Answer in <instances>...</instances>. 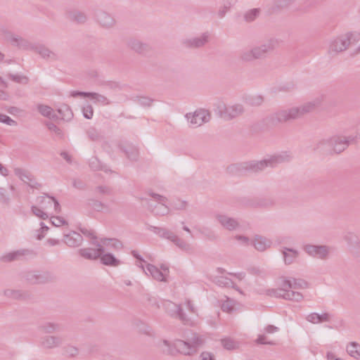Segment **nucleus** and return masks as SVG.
I'll return each instance as SVG.
<instances>
[{
	"instance_id": "1",
	"label": "nucleus",
	"mask_w": 360,
	"mask_h": 360,
	"mask_svg": "<svg viewBox=\"0 0 360 360\" xmlns=\"http://www.w3.org/2000/svg\"><path fill=\"white\" fill-rule=\"evenodd\" d=\"M278 282V288L269 290V295L297 302L303 300L302 294L296 290L307 288L308 287L307 281L303 279L282 277Z\"/></svg>"
},
{
	"instance_id": "2",
	"label": "nucleus",
	"mask_w": 360,
	"mask_h": 360,
	"mask_svg": "<svg viewBox=\"0 0 360 360\" xmlns=\"http://www.w3.org/2000/svg\"><path fill=\"white\" fill-rule=\"evenodd\" d=\"M319 104V101L315 100L300 105L279 110L271 115V120L277 123H285L298 120L314 110Z\"/></svg>"
},
{
	"instance_id": "3",
	"label": "nucleus",
	"mask_w": 360,
	"mask_h": 360,
	"mask_svg": "<svg viewBox=\"0 0 360 360\" xmlns=\"http://www.w3.org/2000/svg\"><path fill=\"white\" fill-rule=\"evenodd\" d=\"M91 248H85L79 250V254L84 258L95 260L99 258L101 254L113 249L121 248V243L112 238H103L100 240H94Z\"/></svg>"
},
{
	"instance_id": "4",
	"label": "nucleus",
	"mask_w": 360,
	"mask_h": 360,
	"mask_svg": "<svg viewBox=\"0 0 360 360\" xmlns=\"http://www.w3.org/2000/svg\"><path fill=\"white\" fill-rule=\"evenodd\" d=\"M278 44L276 39H270L258 46L242 50L239 53L238 60L243 63H247L264 58L278 46Z\"/></svg>"
},
{
	"instance_id": "5",
	"label": "nucleus",
	"mask_w": 360,
	"mask_h": 360,
	"mask_svg": "<svg viewBox=\"0 0 360 360\" xmlns=\"http://www.w3.org/2000/svg\"><path fill=\"white\" fill-rule=\"evenodd\" d=\"M360 40V33L349 32L332 38L328 46V54L331 57H336L347 51L351 44L357 43Z\"/></svg>"
},
{
	"instance_id": "6",
	"label": "nucleus",
	"mask_w": 360,
	"mask_h": 360,
	"mask_svg": "<svg viewBox=\"0 0 360 360\" xmlns=\"http://www.w3.org/2000/svg\"><path fill=\"white\" fill-rule=\"evenodd\" d=\"M292 159L290 151H281L259 161H252L246 163L245 168L253 172H259L266 167H274L279 164L288 162Z\"/></svg>"
},
{
	"instance_id": "7",
	"label": "nucleus",
	"mask_w": 360,
	"mask_h": 360,
	"mask_svg": "<svg viewBox=\"0 0 360 360\" xmlns=\"http://www.w3.org/2000/svg\"><path fill=\"white\" fill-rule=\"evenodd\" d=\"M357 139V135L354 134H335L328 139H323L319 145L320 147L327 145L331 152L340 154L345 150L350 144L355 143Z\"/></svg>"
},
{
	"instance_id": "8",
	"label": "nucleus",
	"mask_w": 360,
	"mask_h": 360,
	"mask_svg": "<svg viewBox=\"0 0 360 360\" xmlns=\"http://www.w3.org/2000/svg\"><path fill=\"white\" fill-rule=\"evenodd\" d=\"M150 229L160 238L167 239L173 243L182 251L190 252L193 250V248L190 243L186 241L184 239L169 229L156 226H150Z\"/></svg>"
},
{
	"instance_id": "9",
	"label": "nucleus",
	"mask_w": 360,
	"mask_h": 360,
	"mask_svg": "<svg viewBox=\"0 0 360 360\" xmlns=\"http://www.w3.org/2000/svg\"><path fill=\"white\" fill-rule=\"evenodd\" d=\"M185 119L190 126L199 127L208 123L212 118L211 112L205 108H198L193 112H187Z\"/></svg>"
},
{
	"instance_id": "10",
	"label": "nucleus",
	"mask_w": 360,
	"mask_h": 360,
	"mask_svg": "<svg viewBox=\"0 0 360 360\" xmlns=\"http://www.w3.org/2000/svg\"><path fill=\"white\" fill-rule=\"evenodd\" d=\"M151 197L148 201V205L151 210L157 215H166L169 212L167 204V198L155 193H150Z\"/></svg>"
},
{
	"instance_id": "11",
	"label": "nucleus",
	"mask_w": 360,
	"mask_h": 360,
	"mask_svg": "<svg viewBox=\"0 0 360 360\" xmlns=\"http://www.w3.org/2000/svg\"><path fill=\"white\" fill-rule=\"evenodd\" d=\"M218 110L220 116L227 120H232L238 116H240L244 112V107L240 103H233L225 105L219 103L218 105Z\"/></svg>"
},
{
	"instance_id": "12",
	"label": "nucleus",
	"mask_w": 360,
	"mask_h": 360,
	"mask_svg": "<svg viewBox=\"0 0 360 360\" xmlns=\"http://www.w3.org/2000/svg\"><path fill=\"white\" fill-rule=\"evenodd\" d=\"M202 344V340L199 337L193 338L192 343L176 340L173 343V347L179 353L191 355L196 352V347Z\"/></svg>"
},
{
	"instance_id": "13",
	"label": "nucleus",
	"mask_w": 360,
	"mask_h": 360,
	"mask_svg": "<svg viewBox=\"0 0 360 360\" xmlns=\"http://www.w3.org/2000/svg\"><path fill=\"white\" fill-rule=\"evenodd\" d=\"M208 33H202L198 37H185L181 40V45L186 49H195L203 47L209 41Z\"/></svg>"
},
{
	"instance_id": "14",
	"label": "nucleus",
	"mask_w": 360,
	"mask_h": 360,
	"mask_svg": "<svg viewBox=\"0 0 360 360\" xmlns=\"http://www.w3.org/2000/svg\"><path fill=\"white\" fill-rule=\"evenodd\" d=\"M36 201L38 205L48 213L60 212V206L53 197L44 195L37 198Z\"/></svg>"
},
{
	"instance_id": "15",
	"label": "nucleus",
	"mask_w": 360,
	"mask_h": 360,
	"mask_svg": "<svg viewBox=\"0 0 360 360\" xmlns=\"http://www.w3.org/2000/svg\"><path fill=\"white\" fill-rule=\"evenodd\" d=\"M214 218L217 223L225 230L236 231L240 227V223L236 218L231 217L224 213H216Z\"/></svg>"
},
{
	"instance_id": "16",
	"label": "nucleus",
	"mask_w": 360,
	"mask_h": 360,
	"mask_svg": "<svg viewBox=\"0 0 360 360\" xmlns=\"http://www.w3.org/2000/svg\"><path fill=\"white\" fill-rule=\"evenodd\" d=\"M25 279L32 284H41L51 281L53 276L49 271H31L26 274Z\"/></svg>"
},
{
	"instance_id": "17",
	"label": "nucleus",
	"mask_w": 360,
	"mask_h": 360,
	"mask_svg": "<svg viewBox=\"0 0 360 360\" xmlns=\"http://www.w3.org/2000/svg\"><path fill=\"white\" fill-rule=\"evenodd\" d=\"M331 248L327 245H307L304 250L309 256L321 259H326L329 257Z\"/></svg>"
},
{
	"instance_id": "18",
	"label": "nucleus",
	"mask_w": 360,
	"mask_h": 360,
	"mask_svg": "<svg viewBox=\"0 0 360 360\" xmlns=\"http://www.w3.org/2000/svg\"><path fill=\"white\" fill-rule=\"evenodd\" d=\"M6 40L12 46L24 51H32L35 43H32L28 39L13 33L6 36Z\"/></svg>"
},
{
	"instance_id": "19",
	"label": "nucleus",
	"mask_w": 360,
	"mask_h": 360,
	"mask_svg": "<svg viewBox=\"0 0 360 360\" xmlns=\"http://www.w3.org/2000/svg\"><path fill=\"white\" fill-rule=\"evenodd\" d=\"M72 97L84 96L90 98L95 103L102 105H108L110 104V101L105 96L95 93V92H82V91H72L71 93Z\"/></svg>"
},
{
	"instance_id": "20",
	"label": "nucleus",
	"mask_w": 360,
	"mask_h": 360,
	"mask_svg": "<svg viewBox=\"0 0 360 360\" xmlns=\"http://www.w3.org/2000/svg\"><path fill=\"white\" fill-rule=\"evenodd\" d=\"M14 174L24 183L28 184L32 188H39L41 184L37 182L32 175L26 169L20 167L14 168Z\"/></svg>"
},
{
	"instance_id": "21",
	"label": "nucleus",
	"mask_w": 360,
	"mask_h": 360,
	"mask_svg": "<svg viewBox=\"0 0 360 360\" xmlns=\"http://www.w3.org/2000/svg\"><path fill=\"white\" fill-rule=\"evenodd\" d=\"M32 51L46 60H56L58 58V54L55 51L43 44L35 43Z\"/></svg>"
},
{
	"instance_id": "22",
	"label": "nucleus",
	"mask_w": 360,
	"mask_h": 360,
	"mask_svg": "<svg viewBox=\"0 0 360 360\" xmlns=\"http://www.w3.org/2000/svg\"><path fill=\"white\" fill-rule=\"evenodd\" d=\"M96 19L97 22L105 29H111L116 24L115 19L110 14L103 11L96 13Z\"/></svg>"
},
{
	"instance_id": "23",
	"label": "nucleus",
	"mask_w": 360,
	"mask_h": 360,
	"mask_svg": "<svg viewBox=\"0 0 360 360\" xmlns=\"http://www.w3.org/2000/svg\"><path fill=\"white\" fill-rule=\"evenodd\" d=\"M127 45L131 50L141 55H146L150 51L148 44L135 38L128 39Z\"/></svg>"
},
{
	"instance_id": "24",
	"label": "nucleus",
	"mask_w": 360,
	"mask_h": 360,
	"mask_svg": "<svg viewBox=\"0 0 360 360\" xmlns=\"http://www.w3.org/2000/svg\"><path fill=\"white\" fill-rule=\"evenodd\" d=\"M62 345V339L56 335H44L41 338L39 345L45 349H51L60 347Z\"/></svg>"
},
{
	"instance_id": "25",
	"label": "nucleus",
	"mask_w": 360,
	"mask_h": 360,
	"mask_svg": "<svg viewBox=\"0 0 360 360\" xmlns=\"http://www.w3.org/2000/svg\"><path fill=\"white\" fill-rule=\"evenodd\" d=\"M165 308L167 311L172 316L179 318L181 321L184 323L188 322V319L183 312L181 305L176 304L172 302H167L165 303Z\"/></svg>"
},
{
	"instance_id": "26",
	"label": "nucleus",
	"mask_w": 360,
	"mask_h": 360,
	"mask_svg": "<svg viewBox=\"0 0 360 360\" xmlns=\"http://www.w3.org/2000/svg\"><path fill=\"white\" fill-rule=\"evenodd\" d=\"M252 245L257 251L264 252L271 247L272 241L266 237L256 235L252 240Z\"/></svg>"
},
{
	"instance_id": "27",
	"label": "nucleus",
	"mask_w": 360,
	"mask_h": 360,
	"mask_svg": "<svg viewBox=\"0 0 360 360\" xmlns=\"http://www.w3.org/2000/svg\"><path fill=\"white\" fill-rule=\"evenodd\" d=\"M344 239L347 243L352 254L355 255H360V238L355 234L349 233L345 236Z\"/></svg>"
},
{
	"instance_id": "28",
	"label": "nucleus",
	"mask_w": 360,
	"mask_h": 360,
	"mask_svg": "<svg viewBox=\"0 0 360 360\" xmlns=\"http://www.w3.org/2000/svg\"><path fill=\"white\" fill-rule=\"evenodd\" d=\"M63 241L70 247H77L82 244L83 237L77 232L71 231L64 235Z\"/></svg>"
},
{
	"instance_id": "29",
	"label": "nucleus",
	"mask_w": 360,
	"mask_h": 360,
	"mask_svg": "<svg viewBox=\"0 0 360 360\" xmlns=\"http://www.w3.org/2000/svg\"><path fill=\"white\" fill-rule=\"evenodd\" d=\"M146 269L147 272L148 273V276L152 277L154 280L160 282L167 281V274L162 272L156 266L151 264H147Z\"/></svg>"
},
{
	"instance_id": "30",
	"label": "nucleus",
	"mask_w": 360,
	"mask_h": 360,
	"mask_svg": "<svg viewBox=\"0 0 360 360\" xmlns=\"http://www.w3.org/2000/svg\"><path fill=\"white\" fill-rule=\"evenodd\" d=\"M30 252L28 250L21 249L13 252H8L4 255L1 259L3 262H8L20 259L22 257L30 255Z\"/></svg>"
},
{
	"instance_id": "31",
	"label": "nucleus",
	"mask_w": 360,
	"mask_h": 360,
	"mask_svg": "<svg viewBox=\"0 0 360 360\" xmlns=\"http://www.w3.org/2000/svg\"><path fill=\"white\" fill-rule=\"evenodd\" d=\"M278 331V328L273 325H268L264 329V334H259L255 340L256 343L262 345H274L273 341H268L265 334H273Z\"/></svg>"
},
{
	"instance_id": "32",
	"label": "nucleus",
	"mask_w": 360,
	"mask_h": 360,
	"mask_svg": "<svg viewBox=\"0 0 360 360\" xmlns=\"http://www.w3.org/2000/svg\"><path fill=\"white\" fill-rule=\"evenodd\" d=\"M281 252L283 256V262L287 265L292 264L299 255L297 250L285 247L283 248Z\"/></svg>"
},
{
	"instance_id": "33",
	"label": "nucleus",
	"mask_w": 360,
	"mask_h": 360,
	"mask_svg": "<svg viewBox=\"0 0 360 360\" xmlns=\"http://www.w3.org/2000/svg\"><path fill=\"white\" fill-rule=\"evenodd\" d=\"M108 252L109 251H106L101 254V256L99 257L101 262L105 266H118L121 264V261Z\"/></svg>"
},
{
	"instance_id": "34",
	"label": "nucleus",
	"mask_w": 360,
	"mask_h": 360,
	"mask_svg": "<svg viewBox=\"0 0 360 360\" xmlns=\"http://www.w3.org/2000/svg\"><path fill=\"white\" fill-rule=\"evenodd\" d=\"M346 352L351 357L360 360V345L358 342H349L346 346Z\"/></svg>"
},
{
	"instance_id": "35",
	"label": "nucleus",
	"mask_w": 360,
	"mask_h": 360,
	"mask_svg": "<svg viewBox=\"0 0 360 360\" xmlns=\"http://www.w3.org/2000/svg\"><path fill=\"white\" fill-rule=\"evenodd\" d=\"M37 108L38 112L44 117H49L54 120L58 119V117L54 113L53 108L47 105L39 104Z\"/></svg>"
},
{
	"instance_id": "36",
	"label": "nucleus",
	"mask_w": 360,
	"mask_h": 360,
	"mask_svg": "<svg viewBox=\"0 0 360 360\" xmlns=\"http://www.w3.org/2000/svg\"><path fill=\"white\" fill-rule=\"evenodd\" d=\"M68 18L77 23H84L87 20L86 15L79 11H70L68 14Z\"/></svg>"
},
{
	"instance_id": "37",
	"label": "nucleus",
	"mask_w": 360,
	"mask_h": 360,
	"mask_svg": "<svg viewBox=\"0 0 360 360\" xmlns=\"http://www.w3.org/2000/svg\"><path fill=\"white\" fill-rule=\"evenodd\" d=\"M58 112L60 115V119L65 120V121L70 120L73 116V113H72L70 108L68 105H65V104L61 105L58 108Z\"/></svg>"
},
{
	"instance_id": "38",
	"label": "nucleus",
	"mask_w": 360,
	"mask_h": 360,
	"mask_svg": "<svg viewBox=\"0 0 360 360\" xmlns=\"http://www.w3.org/2000/svg\"><path fill=\"white\" fill-rule=\"evenodd\" d=\"M260 11L259 8H252L247 11L243 15L244 20L248 22L254 21L259 15Z\"/></svg>"
},
{
	"instance_id": "39",
	"label": "nucleus",
	"mask_w": 360,
	"mask_h": 360,
	"mask_svg": "<svg viewBox=\"0 0 360 360\" xmlns=\"http://www.w3.org/2000/svg\"><path fill=\"white\" fill-rule=\"evenodd\" d=\"M31 210L33 214H34L36 217L41 219H46L51 214V213H48L47 212L44 211L39 205H32L31 207Z\"/></svg>"
},
{
	"instance_id": "40",
	"label": "nucleus",
	"mask_w": 360,
	"mask_h": 360,
	"mask_svg": "<svg viewBox=\"0 0 360 360\" xmlns=\"http://www.w3.org/2000/svg\"><path fill=\"white\" fill-rule=\"evenodd\" d=\"M41 331L46 333H53L60 330V326L55 323H46L40 326Z\"/></svg>"
},
{
	"instance_id": "41",
	"label": "nucleus",
	"mask_w": 360,
	"mask_h": 360,
	"mask_svg": "<svg viewBox=\"0 0 360 360\" xmlns=\"http://www.w3.org/2000/svg\"><path fill=\"white\" fill-rule=\"evenodd\" d=\"M221 344L224 348L228 350H233L239 348V343L230 338L222 339Z\"/></svg>"
},
{
	"instance_id": "42",
	"label": "nucleus",
	"mask_w": 360,
	"mask_h": 360,
	"mask_svg": "<svg viewBox=\"0 0 360 360\" xmlns=\"http://www.w3.org/2000/svg\"><path fill=\"white\" fill-rule=\"evenodd\" d=\"M235 305L236 301L234 300L226 297V300L221 304V308L222 311L231 313L233 311Z\"/></svg>"
},
{
	"instance_id": "43",
	"label": "nucleus",
	"mask_w": 360,
	"mask_h": 360,
	"mask_svg": "<svg viewBox=\"0 0 360 360\" xmlns=\"http://www.w3.org/2000/svg\"><path fill=\"white\" fill-rule=\"evenodd\" d=\"M246 102L251 106H259L263 103L264 98L260 95H253L248 97Z\"/></svg>"
},
{
	"instance_id": "44",
	"label": "nucleus",
	"mask_w": 360,
	"mask_h": 360,
	"mask_svg": "<svg viewBox=\"0 0 360 360\" xmlns=\"http://www.w3.org/2000/svg\"><path fill=\"white\" fill-rule=\"evenodd\" d=\"M214 281L219 285H223L225 287H231L233 288L238 290L236 288V286L234 285V283H233V281L227 277H224V276L215 277Z\"/></svg>"
},
{
	"instance_id": "45",
	"label": "nucleus",
	"mask_w": 360,
	"mask_h": 360,
	"mask_svg": "<svg viewBox=\"0 0 360 360\" xmlns=\"http://www.w3.org/2000/svg\"><path fill=\"white\" fill-rule=\"evenodd\" d=\"M295 0H275L274 1V9H283L291 6Z\"/></svg>"
},
{
	"instance_id": "46",
	"label": "nucleus",
	"mask_w": 360,
	"mask_h": 360,
	"mask_svg": "<svg viewBox=\"0 0 360 360\" xmlns=\"http://www.w3.org/2000/svg\"><path fill=\"white\" fill-rule=\"evenodd\" d=\"M233 238L238 241V243L243 246H248L249 245L252 244V240L245 236L243 235H236Z\"/></svg>"
},
{
	"instance_id": "47",
	"label": "nucleus",
	"mask_w": 360,
	"mask_h": 360,
	"mask_svg": "<svg viewBox=\"0 0 360 360\" xmlns=\"http://www.w3.org/2000/svg\"><path fill=\"white\" fill-rule=\"evenodd\" d=\"M46 125L50 131L54 133L58 137H63V134L62 130L59 127H58L55 124L51 122H46Z\"/></svg>"
},
{
	"instance_id": "48",
	"label": "nucleus",
	"mask_w": 360,
	"mask_h": 360,
	"mask_svg": "<svg viewBox=\"0 0 360 360\" xmlns=\"http://www.w3.org/2000/svg\"><path fill=\"white\" fill-rule=\"evenodd\" d=\"M65 354L69 357H75L79 354V349L77 347L72 345L67 346L65 348Z\"/></svg>"
},
{
	"instance_id": "49",
	"label": "nucleus",
	"mask_w": 360,
	"mask_h": 360,
	"mask_svg": "<svg viewBox=\"0 0 360 360\" xmlns=\"http://www.w3.org/2000/svg\"><path fill=\"white\" fill-rule=\"evenodd\" d=\"M136 327L139 328V330L141 333H142L143 334L148 335H152V329L147 324L142 323V322H138L136 323Z\"/></svg>"
},
{
	"instance_id": "50",
	"label": "nucleus",
	"mask_w": 360,
	"mask_h": 360,
	"mask_svg": "<svg viewBox=\"0 0 360 360\" xmlns=\"http://www.w3.org/2000/svg\"><path fill=\"white\" fill-rule=\"evenodd\" d=\"M3 293L5 296L14 299L19 298L21 296L20 292L14 289H6Z\"/></svg>"
},
{
	"instance_id": "51",
	"label": "nucleus",
	"mask_w": 360,
	"mask_h": 360,
	"mask_svg": "<svg viewBox=\"0 0 360 360\" xmlns=\"http://www.w3.org/2000/svg\"><path fill=\"white\" fill-rule=\"evenodd\" d=\"M8 77L17 83L27 84L28 82V78L25 76L8 74Z\"/></svg>"
},
{
	"instance_id": "52",
	"label": "nucleus",
	"mask_w": 360,
	"mask_h": 360,
	"mask_svg": "<svg viewBox=\"0 0 360 360\" xmlns=\"http://www.w3.org/2000/svg\"><path fill=\"white\" fill-rule=\"evenodd\" d=\"M0 122L4 123L8 126H15L17 124V122L14 120L4 114H0Z\"/></svg>"
},
{
	"instance_id": "53",
	"label": "nucleus",
	"mask_w": 360,
	"mask_h": 360,
	"mask_svg": "<svg viewBox=\"0 0 360 360\" xmlns=\"http://www.w3.org/2000/svg\"><path fill=\"white\" fill-rule=\"evenodd\" d=\"M52 224L55 226H60L66 224L64 219L60 217H52L51 214L49 216Z\"/></svg>"
},
{
	"instance_id": "54",
	"label": "nucleus",
	"mask_w": 360,
	"mask_h": 360,
	"mask_svg": "<svg viewBox=\"0 0 360 360\" xmlns=\"http://www.w3.org/2000/svg\"><path fill=\"white\" fill-rule=\"evenodd\" d=\"M88 136L92 141L98 140L101 137L99 132L94 128H91L87 131Z\"/></svg>"
},
{
	"instance_id": "55",
	"label": "nucleus",
	"mask_w": 360,
	"mask_h": 360,
	"mask_svg": "<svg viewBox=\"0 0 360 360\" xmlns=\"http://www.w3.org/2000/svg\"><path fill=\"white\" fill-rule=\"evenodd\" d=\"M82 112L84 117L87 119H91L93 117L94 110L91 105H87L86 106L84 107Z\"/></svg>"
},
{
	"instance_id": "56",
	"label": "nucleus",
	"mask_w": 360,
	"mask_h": 360,
	"mask_svg": "<svg viewBox=\"0 0 360 360\" xmlns=\"http://www.w3.org/2000/svg\"><path fill=\"white\" fill-rule=\"evenodd\" d=\"M188 207V202L185 200H178L174 203V207L178 210H186Z\"/></svg>"
},
{
	"instance_id": "57",
	"label": "nucleus",
	"mask_w": 360,
	"mask_h": 360,
	"mask_svg": "<svg viewBox=\"0 0 360 360\" xmlns=\"http://www.w3.org/2000/svg\"><path fill=\"white\" fill-rule=\"evenodd\" d=\"M307 320L314 324L320 323L319 314L317 313H311L307 317Z\"/></svg>"
},
{
	"instance_id": "58",
	"label": "nucleus",
	"mask_w": 360,
	"mask_h": 360,
	"mask_svg": "<svg viewBox=\"0 0 360 360\" xmlns=\"http://www.w3.org/2000/svg\"><path fill=\"white\" fill-rule=\"evenodd\" d=\"M10 198L5 188L0 187V201L4 203H8Z\"/></svg>"
},
{
	"instance_id": "59",
	"label": "nucleus",
	"mask_w": 360,
	"mask_h": 360,
	"mask_svg": "<svg viewBox=\"0 0 360 360\" xmlns=\"http://www.w3.org/2000/svg\"><path fill=\"white\" fill-rule=\"evenodd\" d=\"M248 271L250 274L257 276H263L264 274V271H263V269L257 266L250 267L248 269Z\"/></svg>"
},
{
	"instance_id": "60",
	"label": "nucleus",
	"mask_w": 360,
	"mask_h": 360,
	"mask_svg": "<svg viewBox=\"0 0 360 360\" xmlns=\"http://www.w3.org/2000/svg\"><path fill=\"white\" fill-rule=\"evenodd\" d=\"M184 305L191 314H197V309L194 304L191 300H186Z\"/></svg>"
},
{
	"instance_id": "61",
	"label": "nucleus",
	"mask_w": 360,
	"mask_h": 360,
	"mask_svg": "<svg viewBox=\"0 0 360 360\" xmlns=\"http://www.w3.org/2000/svg\"><path fill=\"white\" fill-rule=\"evenodd\" d=\"M274 204H275L274 200L269 199V198H266V199H263L261 201H259L257 203V205L259 207H266L273 206Z\"/></svg>"
},
{
	"instance_id": "62",
	"label": "nucleus",
	"mask_w": 360,
	"mask_h": 360,
	"mask_svg": "<svg viewBox=\"0 0 360 360\" xmlns=\"http://www.w3.org/2000/svg\"><path fill=\"white\" fill-rule=\"evenodd\" d=\"M89 165L94 170H98L101 169V165L98 160L96 158H92L90 160Z\"/></svg>"
},
{
	"instance_id": "63",
	"label": "nucleus",
	"mask_w": 360,
	"mask_h": 360,
	"mask_svg": "<svg viewBox=\"0 0 360 360\" xmlns=\"http://www.w3.org/2000/svg\"><path fill=\"white\" fill-rule=\"evenodd\" d=\"M200 360H215L214 355L208 352H203L200 356Z\"/></svg>"
},
{
	"instance_id": "64",
	"label": "nucleus",
	"mask_w": 360,
	"mask_h": 360,
	"mask_svg": "<svg viewBox=\"0 0 360 360\" xmlns=\"http://www.w3.org/2000/svg\"><path fill=\"white\" fill-rule=\"evenodd\" d=\"M110 191V188L105 186H100L96 188V192L99 194L109 195Z\"/></svg>"
}]
</instances>
